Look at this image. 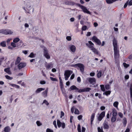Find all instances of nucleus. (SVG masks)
Masks as SVG:
<instances>
[{
  "instance_id": "f257e3e1",
  "label": "nucleus",
  "mask_w": 132,
  "mask_h": 132,
  "mask_svg": "<svg viewBox=\"0 0 132 132\" xmlns=\"http://www.w3.org/2000/svg\"><path fill=\"white\" fill-rule=\"evenodd\" d=\"M117 40L114 38L113 40V44L114 47V57L115 59L118 58L119 56V51L118 50Z\"/></svg>"
},
{
  "instance_id": "f03ea898",
  "label": "nucleus",
  "mask_w": 132,
  "mask_h": 132,
  "mask_svg": "<svg viewBox=\"0 0 132 132\" xmlns=\"http://www.w3.org/2000/svg\"><path fill=\"white\" fill-rule=\"evenodd\" d=\"M86 45L95 54H98L97 51L94 47V44L90 41H88V43L86 44Z\"/></svg>"
},
{
  "instance_id": "7ed1b4c3",
  "label": "nucleus",
  "mask_w": 132,
  "mask_h": 132,
  "mask_svg": "<svg viewBox=\"0 0 132 132\" xmlns=\"http://www.w3.org/2000/svg\"><path fill=\"white\" fill-rule=\"evenodd\" d=\"M72 73L73 71L71 70H67L65 71L64 75L66 80H68L71 74Z\"/></svg>"
},
{
  "instance_id": "20e7f679",
  "label": "nucleus",
  "mask_w": 132,
  "mask_h": 132,
  "mask_svg": "<svg viewBox=\"0 0 132 132\" xmlns=\"http://www.w3.org/2000/svg\"><path fill=\"white\" fill-rule=\"evenodd\" d=\"M74 67L77 69L79 68L81 72H83L84 70V66L83 64L81 63H78L73 65Z\"/></svg>"
},
{
  "instance_id": "39448f33",
  "label": "nucleus",
  "mask_w": 132,
  "mask_h": 132,
  "mask_svg": "<svg viewBox=\"0 0 132 132\" xmlns=\"http://www.w3.org/2000/svg\"><path fill=\"white\" fill-rule=\"evenodd\" d=\"M13 33V32L12 30L9 29H1L0 30V33L5 35H11Z\"/></svg>"
},
{
  "instance_id": "423d86ee",
  "label": "nucleus",
  "mask_w": 132,
  "mask_h": 132,
  "mask_svg": "<svg viewBox=\"0 0 132 132\" xmlns=\"http://www.w3.org/2000/svg\"><path fill=\"white\" fill-rule=\"evenodd\" d=\"M68 49L70 51L74 53L76 51V47L75 45H71L69 46Z\"/></svg>"
},
{
  "instance_id": "0eeeda50",
  "label": "nucleus",
  "mask_w": 132,
  "mask_h": 132,
  "mask_svg": "<svg viewBox=\"0 0 132 132\" xmlns=\"http://www.w3.org/2000/svg\"><path fill=\"white\" fill-rule=\"evenodd\" d=\"M80 7L82 9V11L84 13H86L88 14H90V12L87 10V9L85 7L80 5Z\"/></svg>"
},
{
  "instance_id": "6e6552de",
  "label": "nucleus",
  "mask_w": 132,
  "mask_h": 132,
  "mask_svg": "<svg viewBox=\"0 0 132 132\" xmlns=\"http://www.w3.org/2000/svg\"><path fill=\"white\" fill-rule=\"evenodd\" d=\"M92 40L96 43L98 45H100L101 43L100 40L95 36H93L92 38Z\"/></svg>"
},
{
  "instance_id": "1a4fd4ad",
  "label": "nucleus",
  "mask_w": 132,
  "mask_h": 132,
  "mask_svg": "<svg viewBox=\"0 0 132 132\" xmlns=\"http://www.w3.org/2000/svg\"><path fill=\"white\" fill-rule=\"evenodd\" d=\"M105 114V112L104 111L102 112L100 114L98 117V121H101L103 118L104 117Z\"/></svg>"
},
{
  "instance_id": "9d476101",
  "label": "nucleus",
  "mask_w": 132,
  "mask_h": 132,
  "mask_svg": "<svg viewBox=\"0 0 132 132\" xmlns=\"http://www.w3.org/2000/svg\"><path fill=\"white\" fill-rule=\"evenodd\" d=\"M86 128L84 127H82L81 128V127L80 125L79 124L78 125L77 130L78 132H85L86 130Z\"/></svg>"
},
{
  "instance_id": "9b49d317",
  "label": "nucleus",
  "mask_w": 132,
  "mask_h": 132,
  "mask_svg": "<svg viewBox=\"0 0 132 132\" xmlns=\"http://www.w3.org/2000/svg\"><path fill=\"white\" fill-rule=\"evenodd\" d=\"M44 56L47 59H49L50 58V56L48 53L47 50L46 48H44Z\"/></svg>"
},
{
  "instance_id": "f8f14e48",
  "label": "nucleus",
  "mask_w": 132,
  "mask_h": 132,
  "mask_svg": "<svg viewBox=\"0 0 132 132\" xmlns=\"http://www.w3.org/2000/svg\"><path fill=\"white\" fill-rule=\"evenodd\" d=\"M26 65V63H20L18 65L19 68L20 69L24 67Z\"/></svg>"
},
{
  "instance_id": "ddd939ff",
  "label": "nucleus",
  "mask_w": 132,
  "mask_h": 132,
  "mask_svg": "<svg viewBox=\"0 0 132 132\" xmlns=\"http://www.w3.org/2000/svg\"><path fill=\"white\" fill-rule=\"evenodd\" d=\"M45 67L47 69H50L53 67V64L51 63L47 64L45 65Z\"/></svg>"
},
{
  "instance_id": "4468645a",
  "label": "nucleus",
  "mask_w": 132,
  "mask_h": 132,
  "mask_svg": "<svg viewBox=\"0 0 132 132\" xmlns=\"http://www.w3.org/2000/svg\"><path fill=\"white\" fill-rule=\"evenodd\" d=\"M88 80L90 83L93 84H94L95 83L96 81L95 79L93 78H89Z\"/></svg>"
},
{
  "instance_id": "2eb2a0df",
  "label": "nucleus",
  "mask_w": 132,
  "mask_h": 132,
  "mask_svg": "<svg viewBox=\"0 0 132 132\" xmlns=\"http://www.w3.org/2000/svg\"><path fill=\"white\" fill-rule=\"evenodd\" d=\"M48 89L47 88L42 93V95L44 97H46L47 95Z\"/></svg>"
},
{
  "instance_id": "dca6fc26",
  "label": "nucleus",
  "mask_w": 132,
  "mask_h": 132,
  "mask_svg": "<svg viewBox=\"0 0 132 132\" xmlns=\"http://www.w3.org/2000/svg\"><path fill=\"white\" fill-rule=\"evenodd\" d=\"M10 128L9 126L6 127L4 128V131L5 132H10Z\"/></svg>"
},
{
  "instance_id": "f3484780",
  "label": "nucleus",
  "mask_w": 132,
  "mask_h": 132,
  "mask_svg": "<svg viewBox=\"0 0 132 132\" xmlns=\"http://www.w3.org/2000/svg\"><path fill=\"white\" fill-rule=\"evenodd\" d=\"M112 115L113 116H116L117 115V112L116 110L114 108L112 109Z\"/></svg>"
},
{
  "instance_id": "a211bd4d",
  "label": "nucleus",
  "mask_w": 132,
  "mask_h": 132,
  "mask_svg": "<svg viewBox=\"0 0 132 132\" xmlns=\"http://www.w3.org/2000/svg\"><path fill=\"white\" fill-rule=\"evenodd\" d=\"M45 90V88H38L36 91V92L37 93H39L41 91L44 90Z\"/></svg>"
},
{
  "instance_id": "6ab92c4d",
  "label": "nucleus",
  "mask_w": 132,
  "mask_h": 132,
  "mask_svg": "<svg viewBox=\"0 0 132 132\" xmlns=\"http://www.w3.org/2000/svg\"><path fill=\"white\" fill-rule=\"evenodd\" d=\"M118 105L119 102L117 101L115 102L113 104V106L117 109H118Z\"/></svg>"
},
{
  "instance_id": "aec40b11",
  "label": "nucleus",
  "mask_w": 132,
  "mask_h": 132,
  "mask_svg": "<svg viewBox=\"0 0 132 132\" xmlns=\"http://www.w3.org/2000/svg\"><path fill=\"white\" fill-rule=\"evenodd\" d=\"M95 115V113H93L92 114V115L91 116L90 120H91V123H92V122L93 121L94 119V118Z\"/></svg>"
},
{
  "instance_id": "412c9836",
  "label": "nucleus",
  "mask_w": 132,
  "mask_h": 132,
  "mask_svg": "<svg viewBox=\"0 0 132 132\" xmlns=\"http://www.w3.org/2000/svg\"><path fill=\"white\" fill-rule=\"evenodd\" d=\"M4 71L9 74H11V72L10 71L9 68H7L4 69Z\"/></svg>"
},
{
  "instance_id": "4be33fe9",
  "label": "nucleus",
  "mask_w": 132,
  "mask_h": 132,
  "mask_svg": "<svg viewBox=\"0 0 132 132\" xmlns=\"http://www.w3.org/2000/svg\"><path fill=\"white\" fill-rule=\"evenodd\" d=\"M111 93V91L110 90L105 91L103 93V95H105L106 96H108V95H109Z\"/></svg>"
},
{
  "instance_id": "5701e85b",
  "label": "nucleus",
  "mask_w": 132,
  "mask_h": 132,
  "mask_svg": "<svg viewBox=\"0 0 132 132\" xmlns=\"http://www.w3.org/2000/svg\"><path fill=\"white\" fill-rule=\"evenodd\" d=\"M21 59L20 57H18L16 60V61L15 62V64H18L20 62V61L21 60Z\"/></svg>"
},
{
  "instance_id": "b1692460",
  "label": "nucleus",
  "mask_w": 132,
  "mask_h": 132,
  "mask_svg": "<svg viewBox=\"0 0 132 132\" xmlns=\"http://www.w3.org/2000/svg\"><path fill=\"white\" fill-rule=\"evenodd\" d=\"M20 40V39L18 37H16L13 39V41L14 42L16 43Z\"/></svg>"
},
{
  "instance_id": "393cba45",
  "label": "nucleus",
  "mask_w": 132,
  "mask_h": 132,
  "mask_svg": "<svg viewBox=\"0 0 132 132\" xmlns=\"http://www.w3.org/2000/svg\"><path fill=\"white\" fill-rule=\"evenodd\" d=\"M0 45L2 47H5L6 46V43L5 41H3L1 42Z\"/></svg>"
},
{
  "instance_id": "a878e982",
  "label": "nucleus",
  "mask_w": 132,
  "mask_h": 132,
  "mask_svg": "<svg viewBox=\"0 0 132 132\" xmlns=\"http://www.w3.org/2000/svg\"><path fill=\"white\" fill-rule=\"evenodd\" d=\"M127 120L125 118H124L123 120H122V122L123 123V125L125 126H126V125L127 123Z\"/></svg>"
},
{
  "instance_id": "bb28decb",
  "label": "nucleus",
  "mask_w": 132,
  "mask_h": 132,
  "mask_svg": "<svg viewBox=\"0 0 132 132\" xmlns=\"http://www.w3.org/2000/svg\"><path fill=\"white\" fill-rule=\"evenodd\" d=\"M106 2L108 4L112 3L115 1L114 0H106Z\"/></svg>"
},
{
  "instance_id": "cd10ccee",
  "label": "nucleus",
  "mask_w": 132,
  "mask_h": 132,
  "mask_svg": "<svg viewBox=\"0 0 132 132\" xmlns=\"http://www.w3.org/2000/svg\"><path fill=\"white\" fill-rule=\"evenodd\" d=\"M62 123H61L59 120H57V124L58 127L60 128L61 127Z\"/></svg>"
},
{
  "instance_id": "c85d7f7f",
  "label": "nucleus",
  "mask_w": 132,
  "mask_h": 132,
  "mask_svg": "<svg viewBox=\"0 0 132 132\" xmlns=\"http://www.w3.org/2000/svg\"><path fill=\"white\" fill-rule=\"evenodd\" d=\"M100 87L101 90L103 92H105V89L104 85H100Z\"/></svg>"
},
{
  "instance_id": "c756f323",
  "label": "nucleus",
  "mask_w": 132,
  "mask_h": 132,
  "mask_svg": "<svg viewBox=\"0 0 132 132\" xmlns=\"http://www.w3.org/2000/svg\"><path fill=\"white\" fill-rule=\"evenodd\" d=\"M10 85L13 87L16 88H19V86L16 84H10Z\"/></svg>"
},
{
  "instance_id": "7c9ffc66",
  "label": "nucleus",
  "mask_w": 132,
  "mask_h": 132,
  "mask_svg": "<svg viewBox=\"0 0 132 132\" xmlns=\"http://www.w3.org/2000/svg\"><path fill=\"white\" fill-rule=\"evenodd\" d=\"M11 45L13 48L15 47L16 46V45L15 43L13 42H11Z\"/></svg>"
},
{
  "instance_id": "2f4dec72",
  "label": "nucleus",
  "mask_w": 132,
  "mask_h": 132,
  "mask_svg": "<svg viewBox=\"0 0 132 132\" xmlns=\"http://www.w3.org/2000/svg\"><path fill=\"white\" fill-rule=\"evenodd\" d=\"M70 88L72 90L73 89H77V90H78V88L74 85H73L71 86L70 87Z\"/></svg>"
},
{
  "instance_id": "473e14b6",
  "label": "nucleus",
  "mask_w": 132,
  "mask_h": 132,
  "mask_svg": "<svg viewBox=\"0 0 132 132\" xmlns=\"http://www.w3.org/2000/svg\"><path fill=\"white\" fill-rule=\"evenodd\" d=\"M97 77L98 78L100 77L101 76V71H99L97 73Z\"/></svg>"
},
{
  "instance_id": "72a5a7b5",
  "label": "nucleus",
  "mask_w": 132,
  "mask_h": 132,
  "mask_svg": "<svg viewBox=\"0 0 132 132\" xmlns=\"http://www.w3.org/2000/svg\"><path fill=\"white\" fill-rule=\"evenodd\" d=\"M116 116H113L111 118V121L112 122H115L116 120Z\"/></svg>"
},
{
  "instance_id": "f704fd0d",
  "label": "nucleus",
  "mask_w": 132,
  "mask_h": 132,
  "mask_svg": "<svg viewBox=\"0 0 132 132\" xmlns=\"http://www.w3.org/2000/svg\"><path fill=\"white\" fill-rule=\"evenodd\" d=\"M35 56V54L33 53H31L30 54L28 57L31 58H33Z\"/></svg>"
},
{
  "instance_id": "c9c22d12",
  "label": "nucleus",
  "mask_w": 132,
  "mask_h": 132,
  "mask_svg": "<svg viewBox=\"0 0 132 132\" xmlns=\"http://www.w3.org/2000/svg\"><path fill=\"white\" fill-rule=\"evenodd\" d=\"M97 129L98 132H104L102 127H98Z\"/></svg>"
},
{
  "instance_id": "e433bc0d",
  "label": "nucleus",
  "mask_w": 132,
  "mask_h": 132,
  "mask_svg": "<svg viewBox=\"0 0 132 132\" xmlns=\"http://www.w3.org/2000/svg\"><path fill=\"white\" fill-rule=\"evenodd\" d=\"M104 127V129H108L109 128V126L107 123H104L103 124Z\"/></svg>"
},
{
  "instance_id": "4c0bfd02",
  "label": "nucleus",
  "mask_w": 132,
  "mask_h": 132,
  "mask_svg": "<svg viewBox=\"0 0 132 132\" xmlns=\"http://www.w3.org/2000/svg\"><path fill=\"white\" fill-rule=\"evenodd\" d=\"M5 77L8 80H11L13 79V77H10L8 75H6Z\"/></svg>"
},
{
  "instance_id": "58836bf2",
  "label": "nucleus",
  "mask_w": 132,
  "mask_h": 132,
  "mask_svg": "<svg viewBox=\"0 0 132 132\" xmlns=\"http://www.w3.org/2000/svg\"><path fill=\"white\" fill-rule=\"evenodd\" d=\"M50 79L51 80L53 81H57V79L55 78H53L52 77H50Z\"/></svg>"
},
{
  "instance_id": "ea45409f",
  "label": "nucleus",
  "mask_w": 132,
  "mask_h": 132,
  "mask_svg": "<svg viewBox=\"0 0 132 132\" xmlns=\"http://www.w3.org/2000/svg\"><path fill=\"white\" fill-rule=\"evenodd\" d=\"M105 88L107 90L109 89L110 88V85L109 84H106L105 85Z\"/></svg>"
},
{
  "instance_id": "a19ab883",
  "label": "nucleus",
  "mask_w": 132,
  "mask_h": 132,
  "mask_svg": "<svg viewBox=\"0 0 132 132\" xmlns=\"http://www.w3.org/2000/svg\"><path fill=\"white\" fill-rule=\"evenodd\" d=\"M36 123L38 126H40L42 125V123L39 121H37Z\"/></svg>"
},
{
  "instance_id": "79ce46f5",
  "label": "nucleus",
  "mask_w": 132,
  "mask_h": 132,
  "mask_svg": "<svg viewBox=\"0 0 132 132\" xmlns=\"http://www.w3.org/2000/svg\"><path fill=\"white\" fill-rule=\"evenodd\" d=\"M123 65L124 67L126 68H127L129 66V65L128 64H127L125 63H123Z\"/></svg>"
},
{
  "instance_id": "37998d69",
  "label": "nucleus",
  "mask_w": 132,
  "mask_h": 132,
  "mask_svg": "<svg viewBox=\"0 0 132 132\" xmlns=\"http://www.w3.org/2000/svg\"><path fill=\"white\" fill-rule=\"evenodd\" d=\"M84 88L85 92H89L91 90L90 88Z\"/></svg>"
},
{
  "instance_id": "c03bdc74",
  "label": "nucleus",
  "mask_w": 132,
  "mask_h": 132,
  "mask_svg": "<svg viewBox=\"0 0 132 132\" xmlns=\"http://www.w3.org/2000/svg\"><path fill=\"white\" fill-rule=\"evenodd\" d=\"M44 103L45 104L47 105H48L49 104V103L48 102L45 100H44L43 101V104H44Z\"/></svg>"
},
{
  "instance_id": "a18cd8bd",
  "label": "nucleus",
  "mask_w": 132,
  "mask_h": 132,
  "mask_svg": "<svg viewBox=\"0 0 132 132\" xmlns=\"http://www.w3.org/2000/svg\"><path fill=\"white\" fill-rule=\"evenodd\" d=\"M78 92H79V93L85 92L84 88L83 89H80L79 90L78 89Z\"/></svg>"
},
{
  "instance_id": "49530a36",
  "label": "nucleus",
  "mask_w": 132,
  "mask_h": 132,
  "mask_svg": "<svg viewBox=\"0 0 132 132\" xmlns=\"http://www.w3.org/2000/svg\"><path fill=\"white\" fill-rule=\"evenodd\" d=\"M130 97L132 98V86L131 85L130 88Z\"/></svg>"
},
{
  "instance_id": "de8ad7c7",
  "label": "nucleus",
  "mask_w": 132,
  "mask_h": 132,
  "mask_svg": "<svg viewBox=\"0 0 132 132\" xmlns=\"http://www.w3.org/2000/svg\"><path fill=\"white\" fill-rule=\"evenodd\" d=\"M75 114H79V111L77 109H75Z\"/></svg>"
},
{
  "instance_id": "09e8293b",
  "label": "nucleus",
  "mask_w": 132,
  "mask_h": 132,
  "mask_svg": "<svg viewBox=\"0 0 132 132\" xmlns=\"http://www.w3.org/2000/svg\"><path fill=\"white\" fill-rule=\"evenodd\" d=\"M53 125H54L55 127L56 128H57V126L56 125V122L55 120H54L53 121Z\"/></svg>"
},
{
  "instance_id": "8fccbe9b",
  "label": "nucleus",
  "mask_w": 132,
  "mask_h": 132,
  "mask_svg": "<svg viewBox=\"0 0 132 132\" xmlns=\"http://www.w3.org/2000/svg\"><path fill=\"white\" fill-rule=\"evenodd\" d=\"M68 41H70L71 40V37L70 36H68L66 37Z\"/></svg>"
},
{
  "instance_id": "3c124183",
  "label": "nucleus",
  "mask_w": 132,
  "mask_h": 132,
  "mask_svg": "<svg viewBox=\"0 0 132 132\" xmlns=\"http://www.w3.org/2000/svg\"><path fill=\"white\" fill-rule=\"evenodd\" d=\"M46 132H53V131L50 129L47 128L46 130Z\"/></svg>"
},
{
  "instance_id": "603ef678",
  "label": "nucleus",
  "mask_w": 132,
  "mask_h": 132,
  "mask_svg": "<svg viewBox=\"0 0 132 132\" xmlns=\"http://www.w3.org/2000/svg\"><path fill=\"white\" fill-rule=\"evenodd\" d=\"M61 126L63 128H64L65 127V124L64 123H62L61 125Z\"/></svg>"
},
{
  "instance_id": "864d4df0",
  "label": "nucleus",
  "mask_w": 132,
  "mask_h": 132,
  "mask_svg": "<svg viewBox=\"0 0 132 132\" xmlns=\"http://www.w3.org/2000/svg\"><path fill=\"white\" fill-rule=\"evenodd\" d=\"M64 113L62 111L61 112V118H62L64 115Z\"/></svg>"
},
{
  "instance_id": "5fc2aeb1",
  "label": "nucleus",
  "mask_w": 132,
  "mask_h": 132,
  "mask_svg": "<svg viewBox=\"0 0 132 132\" xmlns=\"http://www.w3.org/2000/svg\"><path fill=\"white\" fill-rule=\"evenodd\" d=\"M118 115L121 118H122L123 116V114L121 112L119 113H118Z\"/></svg>"
},
{
  "instance_id": "6e6d98bb",
  "label": "nucleus",
  "mask_w": 132,
  "mask_h": 132,
  "mask_svg": "<svg viewBox=\"0 0 132 132\" xmlns=\"http://www.w3.org/2000/svg\"><path fill=\"white\" fill-rule=\"evenodd\" d=\"M87 28V27L86 26H83L82 28V30H85Z\"/></svg>"
},
{
  "instance_id": "4d7b16f0",
  "label": "nucleus",
  "mask_w": 132,
  "mask_h": 132,
  "mask_svg": "<svg viewBox=\"0 0 132 132\" xmlns=\"http://www.w3.org/2000/svg\"><path fill=\"white\" fill-rule=\"evenodd\" d=\"M82 116L81 115H80L78 116V118L79 120H80L82 118Z\"/></svg>"
},
{
  "instance_id": "13d9d810",
  "label": "nucleus",
  "mask_w": 132,
  "mask_h": 132,
  "mask_svg": "<svg viewBox=\"0 0 132 132\" xmlns=\"http://www.w3.org/2000/svg\"><path fill=\"white\" fill-rule=\"evenodd\" d=\"M75 77V75L74 74H73L71 76L70 78V79L71 80H72Z\"/></svg>"
},
{
  "instance_id": "bf43d9fd",
  "label": "nucleus",
  "mask_w": 132,
  "mask_h": 132,
  "mask_svg": "<svg viewBox=\"0 0 132 132\" xmlns=\"http://www.w3.org/2000/svg\"><path fill=\"white\" fill-rule=\"evenodd\" d=\"M77 81L78 82H81V79L80 77H79L77 78Z\"/></svg>"
},
{
  "instance_id": "052dcab7",
  "label": "nucleus",
  "mask_w": 132,
  "mask_h": 132,
  "mask_svg": "<svg viewBox=\"0 0 132 132\" xmlns=\"http://www.w3.org/2000/svg\"><path fill=\"white\" fill-rule=\"evenodd\" d=\"M74 107H72L71 109V112L72 113H73L74 112Z\"/></svg>"
},
{
  "instance_id": "680f3d73",
  "label": "nucleus",
  "mask_w": 132,
  "mask_h": 132,
  "mask_svg": "<svg viewBox=\"0 0 132 132\" xmlns=\"http://www.w3.org/2000/svg\"><path fill=\"white\" fill-rule=\"evenodd\" d=\"M105 107L104 106H101L100 108V109L102 110H105Z\"/></svg>"
},
{
  "instance_id": "e2e57ef3",
  "label": "nucleus",
  "mask_w": 132,
  "mask_h": 132,
  "mask_svg": "<svg viewBox=\"0 0 132 132\" xmlns=\"http://www.w3.org/2000/svg\"><path fill=\"white\" fill-rule=\"evenodd\" d=\"M12 39L11 38H9L7 39L6 41V42L7 43H9L10 41Z\"/></svg>"
},
{
  "instance_id": "0e129e2a",
  "label": "nucleus",
  "mask_w": 132,
  "mask_h": 132,
  "mask_svg": "<svg viewBox=\"0 0 132 132\" xmlns=\"http://www.w3.org/2000/svg\"><path fill=\"white\" fill-rule=\"evenodd\" d=\"M110 112V111H109L108 112V113L107 114V115H106L107 118L108 119L110 117V115H109V113Z\"/></svg>"
},
{
  "instance_id": "69168bd1",
  "label": "nucleus",
  "mask_w": 132,
  "mask_h": 132,
  "mask_svg": "<svg viewBox=\"0 0 132 132\" xmlns=\"http://www.w3.org/2000/svg\"><path fill=\"white\" fill-rule=\"evenodd\" d=\"M93 24L94 25V26L95 27H96L98 26V24L96 22H94V23Z\"/></svg>"
},
{
  "instance_id": "338daca9",
  "label": "nucleus",
  "mask_w": 132,
  "mask_h": 132,
  "mask_svg": "<svg viewBox=\"0 0 132 132\" xmlns=\"http://www.w3.org/2000/svg\"><path fill=\"white\" fill-rule=\"evenodd\" d=\"M129 76L128 75H126L125 76V78L126 79H128L129 78Z\"/></svg>"
},
{
  "instance_id": "774afa93",
  "label": "nucleus",
  "mask_w": 132,
  "mask_h": 132,
  "mask_svg": "<svg viewBox=\"0 0 132 132\" xmlns=\"http://www.w3.org/2000/svg\"><path fill=\"white\" fill-rule=\"evenodd\" d=\"M129 5H132V0H130L128 3Z\"/></svg>"
}]
</instances>
